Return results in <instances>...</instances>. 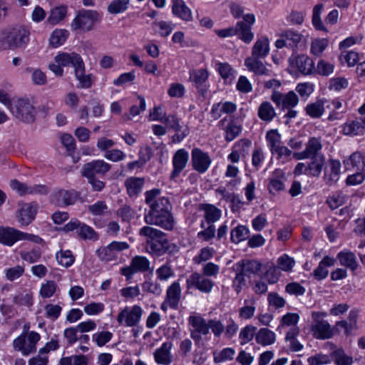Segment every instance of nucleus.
I'll return each mask as SVG.
<instances>
[{"mask_svg":"<svg viewBox=\"0 0 365 365\" xmlns=\"http://www.w3.org/2000/svg\"><path fill=\"white\" fill-rule=\"evenodd\" d=\"M171 205L168 198L163 197L149 205L144 220L148 225H155L165 230L173 228L174 220L170 212Z\"/></svg>","mask_w":365,"mask_h":365,"instance_id":"1","label":"nucleus"},{"mask_svg":"<svg viewBox=\"0 0 365 365\" xmlns=\"http://www.w3.org/2000/svg\"><path fill=\"white\" fill-rule=\"evenodd\" d=\"M110 168L111 165L104 160H95L84 164L81 173L92 186L93 191L101 192L105 187L106 183L98 177H103Z\"/></svg>","mask_w":365,"mask_h":365,"instance_id":"2","label":"nucleus"},{"mask_svg":"<svg viewBox=\"0 0 365 365\" xmlns=\"http://www.w3.org/2000/svg\"><path fill=\"white\" fill-rule=\"evenodd\" d=\"M139 235L145 238V248L148 252L160 256L167 252L168 241L162 231L146 225L140 228Z\"/></svg>","mask_w":365,"mask_h":365,"instance_id":"3","label":"nucleus"},{"mask_svg":"<svg viewBox=\"0 0 365 365\" xmlns=\"http://www.w3.org/2000/svg\"><path fill=\"white\" fill-rule=\"evenodd\" d=\"M327 316V314L324 312H313L312 313L313 323L311 331L313 336L317 339H328L334 336V329L325 320Z\"/></svg>","mask_w":365,"mask_h":365,"instance_id":"4","label":"nucleus"},{"mask_svg":"<svg viewBox=\"0 0 365 365\" xmlns=\"http://www.w3.org/2000/svg\"><path fill=\"white\" fill-rule=\"evenodd\" d=\"M3 41L10 49L24 48L29 41V31L22 26H16L4 32Z\"/></svg>","mask_w":365,"mask_h":365,"instance_id":"5","label":"nucleus"},{"mask_svg":"<svg viewBox=\"0 0 365 365\" xmlns=\"http://www.w3.org/2000/svg\"><path fill=\"white\" fill-rule=\"evenodd\" d=\"M11 114L16 119L26 123H33L35 120L36 110L29 99L20 98L10 104Z\"/></svg>","mask_w":365,"mask_h":365,"instance_id":"6","label":"nucleus"},{"mask_svg":"<svg viewBox=\"0 0 365 365\" xmlns=\"http://www.w3.org/2000/svg\"><path fill=\"white\" fill-rule=\"evenodd\" d=\"M19 240H29L40 243L41 238L33 234H28L10 227H0V242L6 246H12Z\"/></svg>","mask_w":365,"mask_h":365,"instance_id":"7","label":"nucleus"},{"mask_svg":"<svg viewBox=\"0 0 365 365\" xmlns=\"http://www.w3.org/2000/svg\"><path fill=\"white\" fill-rule=\"evenodd\" d=\"M99 20L100 15L98 11L82 9L71 22V28L73 31H88Z\"/></svg>","mask_w":365,"mask_h":365,"instance_id":"8","label":"nucleus"},{"mask_svg":"<svg viewBox=\"0 0 365 365\" xmlns=\"http://www.w3.org/2000/svg\"><path fill=\"white\" fill-rule=\"evenodd\" d=\"M214 285L213 281L198 272L192 273L186 279L187 289L195 288L207 294L212 292Z\"/></svg>","mask_w":365,"mask_h":365,"instance_id":"9","label":"nucleus"},{"mask_svg":"<svg viewBox=\"0 0 365 365\" xmlns=\"http://www.w3.org/2000/svg\"><path fill=\"white\" fill-rule=\"evenodd\" d=\"M142 314L143 309L138 305L131 308L126 307L118 314L117 320L120 325L134 327L139 322Z\"/></svg>","mask_w":365,"mask_h":365,"instance_id":"10","label":"nucleus"},{"mask_svg":"<svg viewBox=\"0 0 365 365\" xmlns=\"http://www.w3.org/2000/svg\"><path fill=\"white\" fill-rule=\"evenodd\" d=\"M63 230L66 232L76 230L77 235L83 240H96L97 238L96 232L91 227L78 220L70 221L64 225Z\"/></svg>","mask_w":365,"mask_h":365,"instance_id":"11","label":"nucleus"},{"mask_svg":"<svg viewBox=\"0 0 365 365\" xmlns=\"http://www.w3.org/2000/svg\"><path fill=\"white\" fill-rule=\"evenodd\" d=\"M322 148V144L320 138L312 137L310 138L306 143L305 149L303 151L294 153L293 156L297 160H304L315 156H324L320 153Z\"/></svg>","mask_w":365,"mask_h":365,"instance_id":"12","label":"nucleus"},{"mask_svg":"<svg viewBox=\"0 0 365 365\" xmlns=\"http://www.w3.org/2000/svg\"><path fill=\"white\" fill-rule=\"evenodd\" d=\"M150 269V261L143 256L134 257L130 266L121 269L120 272L125 276L127 279L131 278L132 276L137 272H145Z\"/></svg>","mask_w":365,"mask_h":365,"instance_id":"13","label":"nucleus"},{"mask_svg":"<svg viewBox=\"0 0 365 365\" xmlns=\"http://www.w3.org/2000/svg\"><path fill=\"white\" fill-rule=\"evenodd\" d=\"M189 323L193 327L190 336L196 343L202 339V335L209 333V321L207 322L205 319L200 316H191L189 317Z\"/></svg>","mask_w":365,"mask_h":365,"instance_id":"14","label":"nucleus"},{"mask_svg":"<svg viewBox=\"0 0 365 365\" xmlns=\"http://www.w3.org/2000/svg\"><path fill=\"white\" fill-rule=\"evenodd\" d=\"M289 64L292 68L297 69L300 73L308 75L314 70V61L312 58L304 54L292 56L289 59Z\"/></svg>","mask_w":365,"mask_h":365,"instance_id":"15","label":"nucleus"},{"mask_svg":"<svg viewBox=\"0 0 365 365\" xmlns=\"http://www.w3.org/2000/svg\"><path fill=\"white\" fill-rule=\"evenodd\" d=\"M271 100L275 103L277 106H282V109L292 108L298 104L299 98L294 91H289L283 95L279 91H274Z\"/></svg>","mask_w":365,"mask_h":365,"instance_id":"16","label":"nucleus"},{"mask_svg":"<svg viewBox=\"0 0 365 365\" xmlns=\"http://www.w3.org/2000/svg\"><path fill=\"white\" fill-rule=\"evenodd\" d=\"M191 156L194 170L200 173H203L207 170L212 161L207 153L195 148L192 149Z\"/></svg>","mask_w":365,"mask_h":365,"instance_id":"17","label":"nucleus"},{"mask_svg":"<svg viewBox=\"0 0 365 365\" xmlns=\"http://www.w3.org/2000/svg\"><path fill=\"white\" fill-rule=\"evenodd\" d=\"M287 178L282 169H275L269 178L267 189L270 194L275 195L285 189L284 182Z\"/></svg>","mask_w":365,"mask_h":365,"instance_id":"18","label":"nucleus"},{"mask_svg":"<svg viewBox=\"0 0 365 365\" xmlns=\"http://www.w3.org/2000/svg\"><path fill=\"white\" fill-rule=\"evenodd\" d=\"M38 206L34 202L23 203L18 211V222L23 226H27L35 219Z\"/></svg>","mask_w":365,"mask_h":365,"instance_id":"19","label":"nucleus"},{"mask_svg":"<svg viewBox=\"0 0 365 365\" xmlns=\"http://www.w3.org/2000/svg\"><path fill=\"white\" fill-rule=\"evenodd\" d=\"M189 159V154L185 149L178 150L173 158V170L170 174V179L175 180L186 167Z\"/></svg>","mask_w":365,"mask_h":365,"instance_id":"20","label":"nucleus"},{"mask_svg":"<svg viewBox=\"0 0 365 365\" xmlns=\"http://www.w3.org/2000/svg\"><path fill=\"white\" fill-rule=\"evenodd\" d=\"M208 72L205 69L193 70L190 72V80L202 96L207 91L206 81L208 78Z\"/></svg>","mask_w":365,"mask_h":365,"instance_id":"21","label":"nucleus"},{"mask_svg":"<svg viewBox=\"0 0 365 365\" xmlns=\"http://www.w3.org/2000/svg\"><path fill=\"white\" fill-rule=\"evenodd\" d=\"M172 347V342L165 341L160 348L157 349L153 354L155 362L161 365H170L173 359L170 352Z\"/></svg>","mask_w":365,"mask_h":365,"instance_id":"22","label":"nucleus"},{"mask_svg":"<svg viewBox=\"0 0 365 365\" xmlns=\"http://www.w3.org/2000/svg\"><path fill=\"white\" fill-rule=\"evenodd\" d=\"M56 63L62 66H72L74 68H78L83 63L81 56L76 53H61L56 55L54 58Z\"/></svg>","mask_w":365,"mask_h":365,"instance_id":"23","label":"nucleus"},{"mask_svg":"<svg viewBox=\"0 0 365 365\" xmlns=\"http://www.w3.org/2000/svg\"><path fill=\"white\" fill-rule=\"evenodd\" d=\"M264 58L247 57L245 60V66L247 70L258 76H270V70L268 69L262 61Z\"/></svg>","mask_w":365,"mask_h":365,"instance_id":"24","label":"nucleus"},{"mask_svg":"<svg viewBox=\"0 0 365 365\" xmlns=\"http://www.w3.org/2000/svg\"><path fill=\"white\" fill-rule=\"evenodd\" d=\"M341 163L337 160L331 159L329 160V166L324 170V180L328 185L335 184L341 173Z\"/></svg>","mask_w":365,"mask_h":365,"instance_id":"25","label":"nucleus"},{"mask_svg":"<svg viewBox=\"0 0 365 365\" xmlns=\"http://www.w3.org/2000/svg\"><path fill=\"white\" fill-rule=\"evenodd\" d=\"M200 210L204 211L203 221L207 225H214L222 215L221 210L211 204H200Z\"/></svg>","mask_w":365,"mask_h":365,"instance_id":"26","label":"nucleus"},{"mask_svg":"<svg viewBox=\"0 0 365 365\" xmlns=\"http://www.w3.org/2000/svg\"><path fill=\"white\" fill-rule=\"evenodd\" d=\"M145 178L140 177H130L125 181V186L130 197L138 196L143 190Z\"/></svg>","mask_w":365,"mask_h":365,"instance_id":"27","label":"nucleus"},{"mask_svg":"<svg viewBox=\"0 0 365 365\" xmlns=\"http://www.w3.org/2000/svg\"><path fill=\"white\" fill-rule=\"evenodd\" d=\"M269 52V40L267 37L258 38L254 43L250 57L265 58Z\"/></svg>","mask_w":365,"mask_h":365,"instance_id":"28","label":"nucleus"},{"mask_svg":"<svg viewBox=\"0 0 365 365\" xmlns=\"http://www.w3.org/2000/svg\"><path fill=\"white\" fill-rule=\"evenodd\" d=\"M172 11L175 16L183 21H190L192 19V11L183 0H173Z\"/></svg>","mask_w":365,"mask_h":365,"instance_id":"29","label":"nucleus"},{"mask_svg":"<svg viewBox=\"0 0 365 365\" xmlns=\"http://www.w3.org/2000/svg\"><path fill=\"white\" fill-rule=\"evenodd\" d=\"M181 295V289L178 282H173L168 289L166 293V302L169 307L176 309L178 306Z\"/></svg>","mask_w":365,"mask_h":365,"instance_id":"30","label":"nucleus"},{"mask_svg":"<svg viewBox=\"0 0 365 365\" xmlns=\"http://www.w3.org/2000/svg\"><path fill=\"white\" fill-rule=\"evenodd\" d=\"M236 266L247 277L251 274H257L262 268V264L255 259L242 260L238 262Z\"/></svg>","mask_w":365,"mask_h":365,"instance_id":"31","label":"nucleus"},{"mask_svg":"<svg viewBox=\"0 0 365 365\" xmlns=\"http://www.w3.org/2000/svg\"><path fill=\"white\" fill-rule=\"evenodd\" d=\"M75 76L79 82L78 88H89L92 86L93 79L92 74H85L84 63L74 71Z\"/></svg>","mask_w":365,"mask_h":365,"instance_id":"32","label":"nucleus"},{"mask_svg":"<svg viewBox=\"0 0 365 365\" xmlns=\"http://www.w3.org/2000/svg\"><path fill=\"white\" fill-rule=\"evenodd\" d=\"M236 30L238 38L245 43H250L254 38V34L252 31V27L245 21H237L236 24Z\"/></svg>","mask_w":365,"mask_h":365,"instance_id":"33","label":"nucleus"},{"mask_svg":"<svg viewBox=\"0 0 365 365\" xmlns=\"http://www.w3.org/2000/svg\"><path fill=\"white\" fill-rule=\"evenodd\" d=\"M311 161L307 164L308 175L319 177L325 163L324 156L310 158Z\"/></svg>","mask_w":365,"mask_h":365,"instance_id":"34","label":"nucleus"},{"mask_svg":"<svg viewBox=\"0 0 365 365\" xmlns=\"http://www.w3.org/2000/svg\"><path fill=\"white\" fill-rule=\"evenodd\" d=\"M337 258L341 265L349 268L352 271L355 270L358 267L356 256L350 251L344 250L340 252L337 255Z\"/></svg>","mask_w":365,"mask_h":365,"instance_id":"35","label":"nucleus"},{"mask_svg":"<svg viewBox=\"0 0 365 365\" xmlns=\"http://www.w3.org/2000/svg\"><path fill=\"white\" fill-rule=\"evenodd\" d=\"M259 118L265 122L272 121L276 116L275 109L268 101L262 102L258 108Z\"/></svg>","mask_w":365,"mask_h":365,"instance_id":"36","label":"nucleus"},{"mask_svg":"<svg viewBox=\"0 0 365 365\" xmlns=\"http://www.w3.org/2000/svg\"><path fill=\"white\" fill-rule=\"evenodd\" d=\"M365 126L361 121L353 120L344 125L342 132L346 135H357L363 134Z\"/></svg>","mask_w":365,"mask_h":365,"instance_id":"37","label":"nucleus"},{"mask_svg":"<svg viewBox=\"0 0 365 365\" xmlns=\"http://www.w3.org/2000/svg\"><path fill=\"white\" fill-rule=\"evenodd\" d=\"M255 339L262 345H270L275 341V334L267 328H262L256 334Z\"/></svg>","mask_w":365,"mask_h":365,"instance_id":"38","label":"nucleus"},{"mask_svg":"<svg viewBox=\"0 0 365 365\" xmlns=\"http://www.w3.org/2000/svg\"><path fill=\"white\" fill-rule=\"evenodd\" d=\"M56 197L60 203L71 205L76 202L78 195L74 190H61L56 193Z\"/></svg>","mask_w":365,"mask_h":365,"instance_id":"39","label":"nucleus"},{"mask_svg":"<svg viewBox=\"0 0 365 365\" xmlns=\"http://www.w3.org/2000/svg\"><path fill=\"white\" fill-rule=\"evenodd\" d=\"M13 302L18 306L31 307L33 304L32 294L26 290L17 292L13 296Z\"/></svg>","mask_w":365,"mask_h":365,"instance_id":"40","label":"nucleus"},{"mask_svg":"<svg viewBox=\"0 0 365 365\" xmlns=\"http://www.w3.org/2000/svg\"><path fill=\"white\" fill-rule=\"evenodd\" d=\"M68 36V31L65 29H56L50 36L49 42L53 47H58L64 43Z\"/></svg>","mask_w":365,"mask_h":365,"instance_id":"41","label":"nucleus"},{"mask_svg":"<svg viewBox=\"0 0 365 365\" xmlns=\"http://www.w3.org/2000/svg\"><path fill=\"white\" fill-rule=\"evenodd\" d=\"M67 14V8L64 6H57L51 11V14L47 19L52 25H55L61 21Z\"/></svg>","mask_w":365,"mask_h":365,"instance_id":"42","label":"nucleus"},{"mask_svg":"<svg viewBox=\"0 0 365 365\" xmlns=\"http://www.w3.org/2000/svg\"><path fill=\"white\" fill-rule=\"evenodd\" d=\"M200 227L202 230L197 233V236L198 239L207 242L215 237L216 230L214 225H207L206 227L205 222L202 221L200 223Z\"/></svg>","mask_w":365,"mask_h":365,"instance_id":"43","label":"nucleus"},{"mask_svg":"<svg viewBox=\"0 0 365 365\" xmlns=\"http://www.w3.org/2000/svg\"><path fill=\"white\" fill-rule=\"evenodd\" d=\"M251 145V142L248 140H242L234 146V149L231 153L228 155V159L232 163H237L240 158L241 151L240 148H242V151H245V148H248Z\"/></svg>","mask_w":365,"mask_h":365,"instance_id":"44","label":"nucleus"},{"mask_svg":"<svg viewBox=\"0 0 365 365\" xmlns=\"http://www.w3.org/2000/svg\"><path fill=\"white\" fill-rule=\"evenodd\" d=\"M331 358L336 365H351L353 362L352 357L346 354L341 349L334 351Z\"/></svg>","mask_w":365,"mask_h":365,"instance_id":"45","label":"nucleus"},{"mask_svg":"<svg viewBox=\"0 0 365 365\" xmlns=\"http://www.w3.org/2000/svg\"><path fill=\"white\" fill-rule=\"evenodd\" d=\"M249 230L244 225H238L231 232L230 239L235 243H239L248 237Z\"/></svg>","mask_w":365,"mask_h":365,"instance_id":"46","label":"nucleus"},{"mask_svg":"<svg viewBox=\"0 0 365 365\" xmlns=\"http://www.w3.org/2000/svg\"><path fill=\"white\" fill-rule=\"evenodd\" d=\"M130 0H113L108 6V11L112 14L123 13L127 10Z\"/></svg>","mask_w":365,"mask_h":365,"instance_id":"47","label":"nucleus"},{"mask_svg":"<svg viewBox=\"0 0 365 365\" xmlns=\"http://www.w3.org/2000/svg\"><path fill=\"white\" fill-rule=\"evenodd\" d=\"M58 263L65 267H68L74 262V257L70 250L59 251L56 254Z\"/></svg>","mask_w":365,"mask_h":365,"instance_id":"48","label":"nucleus"},{"mask_svg":"<svg viewBox=\"0 0 365 365\" xmlns=\"http://www.w3.org/2000/svg\"><path fill=\"white\" fill-rule=\"evenodd\" d=\"M256 329L257 328L252 325H247L245 327L239 334V338L240 339V344L244 345L250 342L254 337L256 336Z\"/></svg>","mask_w":365,"mask_h":365,"instance_id":"49","label":"nucleus"},{"mask_svg":"<svg viewBox=\"0 0 365 365\" xmlns=\"http://www.w3.org/2000/svg\"><path fill=\"white\" fill-rule=\"evenodd\" d=\"M153 27H158L159 29L156 31L162 37H167L169 36L174 29V24L171 22L164 21H154Z\"/></svg>","mask_w":365,"mask_h":365,"instance_id":"50","label":"nucleus"},{"mask_svg":"<svg viewBox=\"0 0 365 365\" xmlns=\"http://www.w3.org/2000/svg\"><path fill=\"white\" fill-rule=\"evenodd\" d=\"M346 196L341 192H336L329 196L327 200V203L331 210L338 208L346 202Z\"/></svg>","mask_w":365,"mask_h":365,"instance_id":"51","label":"nucleus"},{"mask_svg":"<svg viewBox=\"0 0 365 365\" xmlns=\"http://www.w3.org/2000/svg\"><path fill=\"white\" fill-rule=\"evenodd\" d=\"M142 289L144 292L157 296L160 295L162 293V287L160 282H158V280L153 281L151 279H148L145 281L142 284Z\"/></svg>","mask_w":365,"mask_h":365,"instance_id":"52","label":"nucleus"},{"mask_svg":"<svg viewBox=\"0 0 365 365\" xmlns=\"http://www.w3.org/2000/svg\"><path fill=\"white\" fill-rule=\"evenodd\" d=\"M282 36L287 40L289 47L294 48L302 41V35L292 30H287L282 33Z\"/></svg>","mask_w":365,"mask_h":365,"instance_id":"53","label":"nucleus"},{"mask_svg":"<svg viewBox=\"0 0 365 365\" xmlns=\"http://www.w3.org/2000/svg\"><path fill=\"white\" fill-rule=\"evenodd\" d=\"M323 9V4H319L314 6L312 14V24L314 28L319 31H325L326 29L321 20L320 15Z\"/></svg>","mask_w":365,"mask_h":365,"instance_id":"54","label":"nucleus"},{"mask_svg":"<svg viewBox=\"0 0 365 365\" xmlns=\"http://www.w3.org/2000/svg\"><path fill=\"white\" fill-rule=\"evenodd\" d=\"M26 71L31 72V80L34 84L43 86L47 83L46 76L41 69L28 68Z\"/></svg>","mask_w":365,"mask_h":365,"instance_id":"55","label":"nucleus"},{"mask_svg":"<svg viewBox=\"0 0 365 365\" xmlns=\"http://www.w3.org/2000/svg\"><path fill=\"white\" fill-rule=\"evenodd\" d=\"M266 139L271 152L281 145V135L277 130H271L266 134Z\"/></svg>","mask_w":365,"mask_h":365,"instance_id":"56","label":"nucleus"},{"mask_svg":"<svg viewBox=\"0 0 365 365\" xmlns=\"http://www.w3.org/2000/svg\"><path fill=\"white\" fill-rule=\"evenodd\" d=\"M96 253L101 260L106 262L114 260L117 258V256L115 254L113 248H111L110 244L106 247H100L96 251Z\"/></svg>","mask_w":365,"mask_h":365,"instance_id":"57","label":"nucleus"},{"mask_svg":"<svg viewBox=\"0 0 365 365\" xmlns=\"http://www.w3.org/2000/svg\"><path fill=\"white\" fill-rule=\"evenodd\" d=\"M307 114L312 118H319L324 113V106L320 102H315L307 106Z\"/></svg>","mask_w":365,"mask_h":365,"instance_id":"58","label":"nucleus"},{"mask_svg":"<svg viewBox=\"0 0 365 365\" xmlns=\"http://www.w3.org/2000/svg\"><path fill=\"white\" fill-rule=\"evenodd\" d=\"M328 46V40L326 38L315 39L311 45V52L314 55L319 56Z\"/></svg>","mask_w":365,"mask_h":365,"instance_id":"59","label":"nucleus"},{"mask_svg":"<svg viewBox=\"0 0 365 365\" xmlns=\"http://www.w3.org/2000/svg\"><path fill=\"white\" fill-rule=\"evenodd\" d=\"M235 351L232 348H225L217 354L214 355V361L220 363L227 360H232L234 357Z\"/></svg>","mask_w":365,"mask_h":365,"instance_id":"60","label":"nucleus"},{"mask_svg":"<svg viewBox=\"0 0 365 365\" xmlns=\"http://www.w3.org/2000/svg\"><path fill=\"white\" fill-rule=\"evenodd\" d=\"M40 335L36 331H31L28 334L29 344L26 346L25 355H29L36 351V344L40 340Z\"/></svg>","mask_w":365,"mask_h":365,"instance_id":"61","label":"nucleus"},{"mask_svg":"<svg viewBox=\"0 0 365 365\" xmlns=\"http://www.w3.org/2000/svg\"><path fill=\"white\" fill-rule=\"evenodd\" d=\"M56 288L57 285L55 282L48 281L41 285L40 294L43 298H49L55 293Z\"/></svg>","mask_w":365,"mask_h":365,"instance_id":"62","label":"nucleus"},{"mask_svg":"<svg viewBox=\"0 0 365 365\" xmlns=\"http://www.w3.org/2000/svg\"><path fill=\"white\" fill-rule=\"evenodd\" d=\"M112 336L113 334L111 332L108 331H103L94 334L92 338L98 346H103L111 339Z\"/></svg>","mask_w":365,"mask_h":365,"instance_id":"63","label":"nucleus"},{"mask_svg":"<svg viewBox=\"0 0 365 365\" xmlns=\"http://www.w3.org/2000/svg\"><path fill=\"white\" fill-rule=\"evenodd\" d=\"M242 128L240 125L233 122L229 123L226 128L225 140L227 141H232L236 138L240 133Z\"/></svg>","mask_w":365,"mask_h":365,"instance_id":"64","label":"nucleus"}]
</instances>
